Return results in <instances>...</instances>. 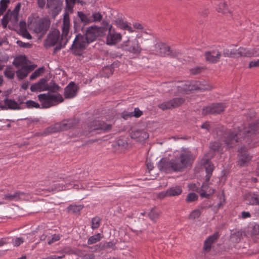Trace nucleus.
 Returning <instances> with one entry per match:
<instances>
[{
	"label": "nucleus",
	"mask_w": 259,
	"mask_h": 259,
	"mask_svg": "<svg viewBox=\"0 0 259 259\" xmlns=\"http://www.w3.org/2000/svg\"><path fill=\"white\" fill-rule=\"evenodd\" d=\"M243 232L238 231L231 235V239L236 242H238L242 237Z\"/></svg>",
	"instance_id": "nucleus-48"
},
{
	"label": "nucleus",
	"mask_w": 259,
	"mask_h": 259,
	"mask_svg": "<svg viewBox=\"0 0 259 259\" xmlns=\"http://www.w3.org/2000/svg\"><path fill=\"white\" fill-rule=\"evenodd\" d=\"M49 229L45 224H41L38 227L36 232L42 233V234L39 236V239L40 240L43 241L45 240L49 235Z\"/></svg>",
	"instance_id": "nucleus-27"
},
{
	"label": "nucleus",
	"mask_w": 259,
	"mask_h": 259,
	"mask_svg": "<svg viewBox=\"0 0 259 259\" xmlns=\"http://www.w3.org/2000/svg\"><path fill=\"white\" fill-rule=\"evenodd\" d=\"M207 189V185L203 184L201 186V190L203 192H201L200 195L202 197L208 198L209 196V194H207L205 192L206 189Z\"/></svg>",
	"instance_id": "nucleus-54"
},
{
	"label": "nucleus",
	"mask_w": 259,
	"mask_h": 259,
	"mask_svg": "<svg viewBox=\"0 0 259 259\" xmlns=\"http://www.w3.org/2000/svg\"><path fill=\"white\" fill-rule=\"evenodd\" d=\"M194 159V157L190 151H184L175 159L169 160L162 158L158 163V167L159 170L167 173L181 172L191 165Z\"/></svg>",
	"instance_id": "nucleus-1"
},
{
	"label": "nucleus",
	"mask_w": 259,
	"mask_h": 259,
	"mask_svg": "<svg viewBox=\"0 0 259 259\" xmlns=\"http://www.w3.org/2000/svg\"><path fill=\"white\" fill-rule=\"evenodd\" d=\"M28 194L21 191H17L13 194H7L4 195V199L9 201L25 200L27 199Z\"/></svg>",
	"instance_id": "nucleus-18"
},
{
	"label": "nucleus",
	"mask_w": 259,
	"mask_h": 259,
	"mask_svg": "<svg viewBox=\"0 0 259 259\" xmlns=\"http://www.w3.org/2000/svg\"><path fill=\"white\" fill-rule=\"evenodd\" d=\"M158 107L162 110L172 109L170 100L159 104Z\"/></svg>",
	"instance_id": "nucleus-47"
},
{
	"label": "nucleus",
	"mask_w": 259,
	"mask_h": 259,
	"mask_svg": "<svg viewBox=\"0 0 259 259\" xmlns=\"http://www.w3.org/2000/svg\"><path fill=\"white\" fill-rule=\"evenodd\" d=\"M9 20L13 24H15L18 21V14L16 13H13L9 11Z\"/></svg>",
	"instance_id": "nucleus-45"
},
{
	"label": "nucleus",
	"mask_w": 259,
	"mask_h": 259,
	"mask_svg": "<svg viewBox=\"0 0 259 259\" xmlns=\"http://www.w3.org/2000/svg\"><path fill=\"white\" fill-rule=\"evenodd\" d=\"M66 7L65 10L69 13L73 12V8L76 3L82 4V0H65Z\"/></svg>",
	"instance_id": "nucleus-31"
},
{
	"label": "nucleus",
	"mask_w": 259,
	"mask_h": 259,
	"mask_svg": "<svg viewBox=\"0 0 259 259\" xmlns=\"http://www.w3.org/2000/svg\"><path fill=\"white\" fill-rule=\"evenodd\" d=\"M4 74L8 78L12 79L15 76V71L11 67H7L4 71Z\"/></svg>",
	"instance_id": "nucleus-41"
},
{
	"label": "nucleus",
	"mask_w": 259,
	"mask_h": 259,
	"mask_svg": "<svg viewBox=\"0 0 259 259\" xmlns=\"http://www.w3.org/2000/svg\"><path fill=\"white\" fill-rule=\"evenodd\" d=\"M16 71L18 78L19 79H23L26 77L27 75L34 69L33 66H29L26 67L18 68Z\"/></svg>",
	"instance_id": "nucleus-24"
},
{
	"label": "nucleus",
	"mask_w": 259,
	"mask_h": 259,
	"mask_svg": "<svg viewBox=\"0 0 259 259\" xmlns=\"http://www.w3.org/2000/svg\"><path fill=\"white\" fill-rule=\"evenodd\" d=\"M88 126L91 131L101 130L107 132L111 130L112 125L111 124H107L103 121L94 120L88 124Z\"/></svg>",
	"instance_id": "nucleus-12"
},
{
	"label": "nucleus",
	"mask_w": 259,
	"mask_h": 259,
	"mask_svg": "<svg viewBox=\"0 0 259 259\" xmlns=\"http://www.w3.org/2000/svg\"><path fill=\"white\" fill-rule=\"evenodd\" d=\"M132 117H133L132 111H124L122 113V117L124 119H127L128 118Z\"/></svg>",
	"instance_id": "nucleus-61"
},
{
	"label": "nucleus",
	"mask_w": 259,
	"mask_h": 259,
	"mask_svg": "<svg viewBox=\"0 0 259 259\" xmlns=\"http://www.w3.org/2000/svg\"><path fill=\"white\" fill-rule=\"evenodd\" d=\"M225 106L221 103L213 104L210 106L205 107L202 110V114H216L222 113L225 109Z\"/></svg>",
	"instance_id": "nucleus-13"
},
{
	"label": "nucleus",
	"mask_w": 259,
	"mask_h": 259,
	"mask_svg": "<svg viewBox=\"0 0 259 259\" xmlns=\"http://www.w3.org/2000/svg\"><path fill=\"white\" fill-rule=\"evenodd\" d=\"M172 109L177 108L182 105L185 102V99L183 98H175L170 100Z\"/></svg>",
	"instance_id": "nucleus-36"
},
{
	"label": "nucleus",
	"mask_w": 259,
	"mask_h": 259,
	"mask_svg": "<svg viewBox=\"0 0 259 259\" xmlns=\"http://www.w3.org/2000/svg\"><path fill=\"white\" fill-rule=\"evenodd\" d=\"M199 81L194 80L191 82H181L179 83H171L167 85V88H171L168 91L174 95L179 93H184L187 91H198Z\"/></svg>",
	"instance_id": "nucleus-5"
},
{
	"label": "nucleus",
	"mask_w": 259,
	"mask_h": 259,
	"mask_svg": "<svg viewBox=\"0 0 259 259\" xmlns=\"http://www.w3.org/2000/svg\"><path fill=\"white\" fill-rule=\"evenodd\" d=\"M78 89V87L74 82H70L64 89L65 98L71 99L75 97L77 94Z\"/></svg>",
	"instance_id": "nucleus-14"
},
{
	"label": "nucleus",
	"mask_w": 259,
	"mask_h": 259,
	"mask_svg": "<svg viewBox=\"0 0 259 259\" xmlns=\"http://www.w3.org/2000/svg\"><path fill=\"white\" fill-rule=\"evenodd\" d=\"M121 39L120 33L112 32L111 28L107 36L106 41L108 45H115L120 41Z\"/></svg>",
	"instance_id": "nucleus-22"
},
{
	"label": "nucleus",
	"mask_w": 259,
	"mask_h": 259,
	"mask_svg": "<svg viewBox=\"0 0 259 259\" xmlns=\"http://www.w3.org/2000/svg\"><path fill=\"white\" fill-rule=\"evenodd\" d=\"M10 3V0H1L0 2V9L5 12L8 8V5Z\"/></svg>",
	"instance_id": "nucleus-50"
},
{
	"label": "nucleus",
	"mask_w": 259,
	"mask_h": 259,
	"mask_svg": "<svg viewBox=\"0 0 259 259\" xmlns=\"http://www.w3.org/2000/svg\"><path fill=\"white\" fill-rule=\"evenodd\" d=\"M220 234L218 232H215L212 235L207 238L204 242L203 250L205 252H209L211 248L212 245L218 239Z\"/></svg>",
	"instance_id": "nucleus-19"
},
{
	"label": "nucleus",
	"mask_w": 259,
	"mask_h": 259,
	"mask_svg": "<svg viewBox=\"0 0 259 259\" xmlns=\"http://www.w3.org/2000/svg\"><path fill=\"white\" fill-rule=\"evenodd\" d=\"M221 147V144L219 142H212L210 144V148L214 151H218Z\"/></svg>",
	"instance_id": "nucleus-52"
},
{
	"label": "nucleus",
	"mask_w": 259,
	"mask_h": 259,
	"mask_svg": "<svg viewBox=\"0 0 259 259\" xmlns=\"http://www.w3.org/2000/svg\"><path fill=\"white\" fill-rule=\"evenodd\" d=\"M101 219L99 217H95L92 220V228L96 229L99 228L100 225Z\"/></svg>",
	"instance_id": "nucleus-49"
},
{
	"label": "nucleus",
	"mask_w": 259,
	"mask_h": 259,
	"mask_svg": "<svg viewBox=\"0 0 259 259\" xmlns=\"http://www.w3.org/2000/svg\"><path fill=\"white\" fill-rule=\"evenodd\" d=\"M70 27V20L69 14L65 12L63 17V23L62 26V34L60 37V32L55 30L50 33L46 40L47 47H52L57 45L54 49V52L59 51L63 47H64L68 41V35Z\"/></svg>",
	"instance_id": "nucleus-3"
},
{
	"label": "nucleus",
	"mask_w": 259,
	"mask_h": 259,
	"mask_svg": "<svg viewBox=\"0 0 259 259\" xmlns=\"http://www.w3.org/2000/svg\"><path fill=\"white\" fill-rule=\"evenodd\" d=\"M158 47L159 49V53L162 56H169L171 57H175L176 56V54L173 52L171 50L170 48L165 44H158Z\"/></svg>",
	"instance_id": "nucleus-23"
},
{
	"label": "nucleus",
	"mask_w": 259,
	"mask_h": 259,
	"mask_svg": "<svg viewBox=\"0 0 259 259\" xmlns=\"http://www.w3.org/2000/svg\"><path fill=\"white\" fill-rule=\"evenodd\" d=\"M60 236L59 235L54 234L52 235V238L48 241V243L49 245H51L53 242L58 241L59 240H60Z\"/></svg>",
	"instance_id": "nucleus-58"
},
{
	"label": "nucleus",
	"mask_w": 259,
	"mask_h": 259,
	"mask_svg": "<svg viewBox=\"0 0 259 259\" xmlns=\"http://www.w3.org/2000/svg\"><path fill=\"white\" fill-rule=\"evenodd\" d=\"M44 70L45 68L44 67H41L36 69L30 75V79L33 80L37 78V77L41 75V73L44 72Z\"/></svg>",
	"instance_id": "nucleus-46"
},
{
	"label": "nucleus",
	"mask_w": 259,
	"mask_h": 259,
	"mask_svg": "<svg viewBox=\"0 0 259 259\" xmlns=\"http://www.w3.org/2000/svg\"><path fill=\"white\" fill-rule=\"evenodd\" d=\"M182 189L180 186H175L167 190V194L168 197L176 196L180 195Z\"/></svg>",
	"instance_id": "nucleus-30"
},
{
	"label": "nucleus",
	"mask_w": 259,
	"mask_h": 259,
	"mask_svg": "<svg viewBox=\"0 0 259 259\" xmlns=\"http://www.w3.org/2000/svg\"><path fill=\"white\" fill-rule=\"evenodd\" d=\"M13 64L17 68L26 67L29 66L27 64L26 57L23 56L16 57L13 62Z\"/></svg>",
	"instance_id": "nucleus-25"
},
{
	"label": "nucleus",
	"mask_w": 259,
	"mask_h": 259,
	"mask_svg": "<svg viewBox=\"0 0 259 259\" xmlns=\"http://www.w3.org/2000/svg\"><path fill=\"white\" fill-rule=\"evenodd\" d=\"M25 25H26V24H25V22H22V21L20 22V26L21 27V31L22 33V35L23 37H24L27 39H31L32 37H31V35L28 32V31H27L25 28Z\"/></svg>",
	"instance_id": "nucleus-40"
},
{
	"label": "nucleus",
	"mask_w": 259,
	"mask_h": 259,
	"mask_svg": "<svg viewBox=\"0 0 259 259\" xmlns=\"http://www.w3.org/2000/svg\"><path fill=\"white\" fill-rule=\"evenodd\" d=\"M115 244L116 243L111 241L101 242L98 245L95 246V250H97L98 248L100 250H104L108 248H112L115 250L116 249Z\"/></svg>",
	"instance_id": "nucleus-28"
},
{
	"label": "nucleus",
	"mask_w": 259,
	"mask_h": 259,
	"mask_svg": "<svg viewBox=\"0 0 259 259\" xmlns=\"http://www.w3.org/2000/svg\"><path fill=\"white\" fill-rule=\"evenodd\" d=\"M199 84L198 91H210L213 89V87L205 80L199 81Z\"/></svg>",
	"instance_id": "nucleus-34"
},
{
	"label": "nucleus",
	"mask_w": 259,
	"mask_h": 259,
	"mask_svg": "<svg viewBox=\"0 0 259 259\" xmlns=\"http://www.w3.org/2000/svg\"><path fill=\"white\" fill-rule=\"evenodd\" d=\"M92 22H100L102 19V15L99 12H94L92 15H90Z\"/></svg>",
	"instance_id": "nucleus-44"
},
{
	"label": "nucleus",
	"mask_w": 259,
	"mask_h": 259,
	"mask_svg": "<svg viewBox=\"0 0 259 259\" xmlns=\"http://www.w3.org/2000/svg\"><path fill=\"white\" fill-rule=\"evenodd\" d=\"M222 56V54L218 50H213L205 53L206 60L210 63H215L218 62Z\"/></svg>",
	"instance_id": "nucleus-21"
},
{
	"label": "nucleus",
	"mask_w": 259,
	"mask_h": 259,
	"mask_svg": "<svg viewBox=\"0 0 259 259\" xmlns=\"http://www.w3.org/2000/svg\"><path fill=\"white\" fill-rule=\"evenodd\" d=\"M116 25L122 29L127 30L130 32L134 31L133 28L129 26L126 22L124 21L122 19H118L115 21Z\"/></svg>",
	"instance_id": "nucleus-29"
},
{
	"label": "nucleus",
	"mask_w": 259,
	"mask_h": 259,
	"mask_svg": "<svg viewBox=\"0 0 259 259\" xmlns=\"http://www.w3.org/2000/svg\"><path fill=\"white\" fill-rule=\"evenodd\" d=\"M239 48L238 49H230V53L231 54V57H239Z\"/></svg>",
	"instance_id": "nucleus-63"
},
{
	"label": "nucleus",
	"mask_w": 259,
	"mask_h": 259,
	"mask_svg": "<svg viewBox=\"0 0 259 259\" xmlns=\"http://www.w3.org/2000/svg\"><path fill=\"white\" fill-rule=\"evenodd\" d=\"M47 91L50 92L38 95V99L41 103L42 108H49L57 105L58 103L63 102L64 99L60 94H52L51 93H56L59 91L60 87L52 81L49 84L47 83Z\"/></svg>",
	"instance_id": "nucleus-4"
},
{
	"label": "nucleus",
	"mask_w": 259,
	"mask_h": 259,
	"mask_svg": "<svg viewBox=\"0 0 259 259\" xmlns=\"http://www.w3.org/2000/svg\"><path fill=\"white\" fill-rule=\"evenodd\" d=\"M101 239V234L98 233L97 234H95V235H93L92 236H91L88 241V244L89 245L93 244L94 243H97V242L99 241Z\"/></svg>",
	"instance_id": "nucleus-42"
},
{
	"label": "nucleus",
	"mask_w": 259,
	"mask_h": 259,
	"mask_svg": "<svg viewBox=\"0 0 259 259\" xmlns=\"http://www.w3.org/2000/svg\"><path fill=\"white\" fill-rule=\"evenodd\" d=\"M130 137L136 142L143 144L149 138V134L144 130L134 128L131 132Z\"/></svg>",
	"instance_id": "nucleus-10"
},
{
	"label": "nucleus",
	"mask_w": 259,
	"mask_h": 259,
	"mask_svg": "<svg viewBox=\"0 0 259 259\" xmlns=\"http://www.w3.org/2000/svg\"><path fill=\"white\" fill-rule=\"evenodd\" d=\"M259 133V122L255 120L248 124V127H239L234 131L225 133L224 142L228 148H232L240 142V138H246Z\"/></svg>",
	"instance_id": "nucleus-2"
},
{
	"label": "nucleus",
	"mask_w": 259,
	"mask_h": 259,
	"mask_svg": "<svg viewBox=\"0 0 259 259\" xmlns=\"http://www.w3.org/2000/svg\"><path fill=\"white\" fill-rule=\"evenodd\" d=\"M117 145L119 147H121L122 150L125 149L127 146V143L122 140H118L117 141Z\"/></svg>",
	"instance_id": "nucleus-56"
},
{
	"label": "nucleus",
	"mask_w": 259,
	"mask_h": 259,
	"mask_svg": "<svg viewBox=\"0 0 259 259\" xmlns=\"http://www.w3.org/2000/svg\"><path fill=\"white\" fill-rule=\"evenodd\" d=\"M122 49L134 54H139L141 52V48L137 38L124 42L122 45Z\"/></svg>",
	"instance_id": "nucleus-9"
},
{
	"label": "nucleus",
	"mask_w": 259,
	"mask_h": 259,
	"mask_svg": "<svg viewBox=\"0 0 259 259\" xmlns=\"http://www.w3.org/2000/svg\"><path fill=\"white\" fill-rule=\"evenodd\" d=\"M26 104L27 107L28 108H40V105L38 103H36L32 100L27 101L26 102Z\"/></svg>",
	"instance_id": "nucleus-51"
},
{
	"label": "nucleus",
	"mask_w": 259,
	"mask_h": 259,
	"mask_svg": "<svg viewBox=\"0 0 259 259\" xmlns=\"http://www.w3.org/2000/svg\"><path fill=\"white\" fill-rule=\"evenodd\" d=\"M48 81V79L47 77L41 78L37 82L31 85V91L32 92H40L47 91Z\"/></svg>",
	"instance_id": "nucleus-17"
},
{
	"label": "nucleus",
	"mask_w": 259,
	"mask_h": 259,
	"mask_svg": "<svg viewBox=\"0 0 259 259\" xmlns=\"http://www.w3.org/2000/svg\"><path fill=\"white\" fill-rule=\"evenodd\" d=\"M101 30L100 28L96 26H92L89 27L86 31L85 36L90 43L94 41L97 37L100 35Z\"/></svg>",
	"instance_id": "nucleus-16"
},
{
	"label": "nucleus",
	"mask_w": 259,
	"mask_h": 259,
	"mask_svg": "<svg viewBox=\"0 0 259 259\" xmlns=\"http://www.w3.org/2000/svg\"><path fill=\"white\" fill-rule=\"evenodd\" d=\"M77 16L79 18L81 22L84 25L91 23L90 14L89 13L85 14L82 12H78Z\"/></svg>",
	"instance_id": "nucleus-32"
},
{
	"label": "nucleus",
	"mask_w": 259,
	"mask_h": 259,
	"mask_svg": "<svg viewBox=\"0 0 259 259\" xmlns=\"http://www.w3.org/2000/svg\"><path fill=\"white\" fill-rule=\"evenodd\" d=\"M197 199L198 196L195 193H191L187 195L186 201L187 202H191L197 200Z\"/></svg>",
	"instance_id": "nucleus-53"
},
{
	"label": "nucleus",
	"mask_w": 259,
	"mask_h": 259,
	"mask_svg": "<svg viewBox=\"0 0 259 259\" xmlns=\"http://www.w3.org/2000/svg\"><path fill=\"white\" fill-rule=\"evenodd\" d=\"M202 69L203 68L202 67H196L191 69L190 70V72H191V74L196 75V74H198L200 73L201 72Z\"/></svg>",
	"instance_id": "nucleus-59"
},
{
	"label": "nucleus",
	"mask_w": 259,
	"mask_h": 259,
	"mask_svg": "<svg viewBox=\"0 0 259 259\" xmlns=\"http://www.w3.org/2000/svg\"><path fill=\"white\" fill-rule=\"evenodd\" d=\"M17 43L19 46L24 48H30L32 46V45L29 43L24 42L20 40H18Z\"/></svg>",
	"instance_id": "nucleus-60"
},
{
	"label": "nucleus",
	"mask_w": 259,
	"mask_h": 259,
	"mask_svg": "<svg viewBox=\"0 0 259 259\" xmlns=\"http://www.w3.org/2000/svg\"><path fill=\"white\" fill-rule=\"evenodd\" d=\"M62 5V3L59 0H48L47 6L55 16L61 11Z\"/></svg>",
	"instance_id": "nucleus-20"
},
{
	"label": "nucleus",
	"mask_w": 259,
	"mask_h": 259,
	"mask_svg": "<svg viewBox=\"0 0 259 259\" xmlns=\"http://www.w3.org/2000/svg\"><path fill=\"white\" fill-rule=\"evenodd\" d=\"M248 67L249 68L259 67V59L250 61Z\"/></svg>",
	"instance_id": "nucleus-62"
},
{
	"label": "nucleus",
	"mask_w": 259,
	"mask_h": 259,
	"mask_svg": "<svg viewBox=\"0 0 259 259\" xmlns=\"http://www.w3.org/2000/svg\"><path fill=\"white\" fill-rule=\"evenodd\" d=\"M50 24L51 22L48 18L41 19L34 23L33 31L40 36H43L49 30Z\"/></svg>",
	"instance_id": "nucleus-8"
},
{
	"label": "nucleus",
	"mask_w": 259,
	"mask_h": 259,
	"mask_svg": "<svg viewBox=\"0 0 259 259\" xmlns=\"http://www.w3.org/2000/svg\"><path fill=\"white\" fill-rule=\"evenodd\" d=\"M74 124L72 120H64L61 122L57 123L48 127L45 131V133L49 134L67 130L73 127Z\"/></svg>",
	"instance_id": "nucleus-6"
},
{
	"label": "nucleus",
	"mask_w": 259,
	"mask_h": 259,
	"mask_svg": "<svg viewBox=\"0 0 259 259\" xmlns=\"http://www.w3.org/2000/svg\"><path fill=\"white\" fill-rule=\"evenodd\" d=\"M9 17V13L7 12V14L4 16L2 19V23L4 28H6L7 27L8 22H10L8 19Z\"/></svg>",
	"instance_id": "nucleus-55"
},
{
	"label": "nucleus",
	"mask_w": 259,
	"mask_h": 259,
	"mask_svg": "<svg viewBox=\"0 0 259 259\" xmlns=\"http://www.w3.org/2000/svg\"><path fill=\"white\" fill-rule=\"evenodd\" d=\"M239 56L243 57H255L259 56V49L257 48H239Z\"/></svg>",
	"instance_id": "nucleus-15"
},
{
	"label": "nucleus",
	"mask_w": 259,
	"mask_h": 259,
	"mask_svg": "<svg viewBox=\"0 0 259 259\" xmlns=\"http://www.w3.org/2000/svg\"><path fill=\"white\" fill-rule=\"evenodd\" d=\"M218 12L224 15H232V11L229 9L226 3H221L219 5Z\"/></svg>",
	"instance_id": "nucleus-33"
},
{
	"label": "nucleus",
	"mask_w": 259,
	"mask_h": 259,
	"mask_svg": "<svg viewBox=\"0 0 259 259\" xmlns=\"http://www.w3.org/2000/svg\"><path fill=\"white\" fill-rule=\"evenodd\" d=\"M201 213L202 211L200 209H195L191 212L188 218L190 220L194 221L195 219L199 218L200 217Z\"/></svg>",
	"instance_id": "nucleus-39"
},
{
	"label": "nucleus",
	"mask_w": 259,
	"mask_h": 259,
	"mask_svg": "<svg viewBox=\"0 0 259 259\" xmlns=\"http://www.w3.org/2000/svg\"><path fill=\"white\" fill-rule=\"evenodd\" d=\"M89 43L85 35H77L72 45L73 53L79 55L80 52L84 49Z\"/></svg>",
	"instance_id": "nucleus-7"
},
{
	"label": "nucleus",
	"mask_w": 259,
	"mask_h": 259,
	"mask_svg": "<svg viewBox=\"0 0 259 259\" xmlns=\"http://www.w3.org/2000/svg\"><path fill=\"white\" fill-rule=\"evenodd\" d=\"M202 162L205 165L206 174L212 175V172L213 170V166L210 163L209 159L205 157L203 158L202 159Z\"/></svg>",
	"instance_id": "nucleus-35"
},
{
	"label": "nucleus",
	"mask_w": 259,
	"mask_h": 259,
	"mask_svg": "<svg viewBox=\"0 0 259 259\" xmlns=\"http://www.w3.org/2000/svg\"><path fill=\"white\" fill-rule=\"evenodd\" d=\"M24 242V239L21 237L16 238L14 242V245L16 246H19L21 243Z\"/></svg>",
	"instance_id": "nucleus-64"
},
{
	"label": "nucleus",
	"mask_w": 259,
	"mask_h": 259,
	"mask_svg": "<svg viewBox=\"0 0 259 259\" xmlns=\"http://www.w3.org/2000/svg\"><path fill=\"white\" fill-rule=\"evenodd\" d=\"M133 117L138 118L143 114V112L141 111L138 108H136L134 111H132Z\"/></svg>",
	"instance_id": "nucleus-57"
},
{
	"label": "nucleus",
	"mask_w": 259,
	"mask_h": 259,
	"mask_svg": "<svg viewBox=\"0 0 259 259\" xmlns=\"http://www.w3.org/2000/svg\"><path fill=\"white\" fill-rule=\"evenodd\" d=\"M4 101L5 103V106H3V107H6V109H10L13 110H19L21 109L20 105L14 100L6 98Z\"/></svg>",
	"instance_id": "nucleus-26"
},
{
	"label": "nucleus",
	"mask_w": 259,
	"mask_h": 259,
	"mask_svg": "<svg viewBox=\"0 0 259 259\" xmlns=\"http://www.w3.org/2000/svg\"><path fill=\"white\" fill-rule=\"evenodd\" d=\"M83 208L82 205H70L68 208V211L73 213H77Z\"/></svg>",
	"instance_id": "nucleus-38"
},
{
	"label": "nucleus",
	"mask_w": 259,
	"mask_h": 259,
	"mask_svg": "<svg viewBox=\"0 0 259 259\" xmlns=\"http://www.w3.org/2000/svg\"><path fill=\"white\" fill-rule=\"evenodd\" d=\"M160 211H158L155 210V208H152L148 214L149 218L154 222H156L157 220L159 218Z\"/></svg>",
	"instance_id": "nucleus-37"
},
{
	"label": "nucleus",
	"mask_w": 259,
	"mask_h": 259,
	"mask_svg": "<svg viewBox=\"0 0 259 259\" xmlns=\"http://www.w3.org/2000/svg\"><path fill=\"white\" fill-rule=\"evenodd\" d=\"M238 165L240 166L248 165L252 158V156L247 153L246 148L245 146L242 147L238 150Z\"/></svg>",
	"instance_id": "nucleus-11"
},
{
	"label": "nucleus",
	"mask_w": 259,
	"mask_h": 259,
	"mask_svg": "<svg viewBox=\"0 0 259 259\" xmlns=\"http://www.w3.org/2000/svg\"><path fill=\"white\" fill-rule=\"evenodd\" d=\"M248 204L250 205H259V195L254 194L248 198Z\"/></svg>",
	"instance_id": "nucleus-43"
}]
</instances>
